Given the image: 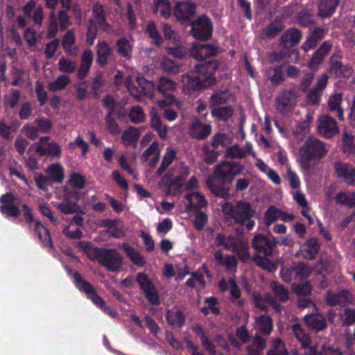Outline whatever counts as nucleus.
I'll list each match as a JSON object with an SVG mask.
<instances>
[{
  "mask_svg": "<svg viewBox=\"0 0 355 355\" xmlns=\"http://www.w3.org/2000/svg\"><path fill=\"white\" fill-rule=\"evenodd\" d=\"M245 165L240 162L224 160L215 165L211 176L206 180V187L216 196L223 199L230 197V189L225 184L232 183L235 177L242 175Z\"/></svg>",
  "mask_w": 355,
  "mask_h": 355,
  "instance_id": "f257e3e1",
  "label": "nucleus"
},
{
  "mask_svg": "<svg viewBox=\"0 0 355 355\" xmlns=\"http://www.w3.org/2000/svg\"><path fill=\"white\" fill-rule=\"evenodd\" d=\"M218 65L213 61L196 64L194 71L182 76V89L185 94L193 95L216 83L214 75Z\"/></svg>",
  "mask_w": 355,
  "mask_h": 355,
  "instance_id": "f03ea898",
  "label": "nucleus"
},
{
  "mask_svg": "<svg viewBox=\"0 0 355 355\" xmlns=\"http://www.w3.org/2000/svg\"><path fill=\"white\" fill-rule=\"evenodd\" d=\"M76 247L91 261H97L109 271L118 272L123 265V257L116 249L94 247L90 241H80Z\"/></svg>",
  "mask_w": 355,
  "mask_h": 355,
  "instance_id": "7ed1b4c3",
  "label": "nucleus"
},
{
  "mask_svg": "<svg viewBox=\"0 0 355 355\" xmlns=\"http://www.w3.org/2000/svg\"><path fill=\"white\" fill-rule=\"evenodd\" d=\"M326 144L320 139L309 136L299 148V163L304 170L317 166L326 156Z\"/></svg>",
  "mask_w": 355,
  "mask_h": 355,
  "instance_id": "20e7f679",
  "label": "nucleus"
},
{
  "mask_svg": "<svg viewBox=\"0 0 355 355\" xmlns=\"http://www.w3.org/2000/svg\"><path fill=\"white\" fill-rule=\"evenodd\" d=\"M189 34L197 41L209 40L214 33V26L211 19L205 14L198 15L189 22Z\"/></svg>",
  "mask_w": 355,
  "mask_h": 355,
  "instance_id": "39448f33",
  "label": "nucleus"
},
{
  "mask_svg": "<svg viewBox=\"0 0 355 355\" xmlns=\"http://www.w3.org/2000/svg\"><path fill=\"white\" fill-rule=\"evenodd\" d=\"M93 60V51L91 49L85 50L81 55L80 64L76 74L78 79L83 80L78 84L76 87V98L78 100L82 101L87 96V87H81L80 85H86V82L84 80L90 71Z\"/></svg>",
  "mask_w": 355,
  "mask_h": 355,
  "instance_id": "423d86ee",
  "label": "nucleus"
},
{
  "mask_svg": "<svg viewBox=\"0 0 355 355\" xmlns=\"http://www.w3.org/2000/svg\"><path fill=\"white\" fill-rule=\"evenodd\" d=\"M73 282L79 291L85 293L87 297L101 310L110 313V308L106 306L105 300L97 295L94 286L86 280H84L80 272L76 271L73 273Z\"/></svg>",
  "mask_w": 355,
  "mask_h": 355,
  "instance_id": "0eeeda50",
  "label": "nucleus"
},
{
  "mask_svg": "<svg viewBox=\"0 0 355 355\" xmlns=\"http://www.w3.org/2000/svg\"><path fill=\"white\" fill-rule=\"evenodd\" d=\"M227 205L230 206V211L227 214L230 215L236 223L241 225L252 218L256 213L255 209L246 201L239 200L234 207L230 203Z\"/></svg>",
  "mask_w": 355,
  "mask_h": 355,
  "instance_id": "6e6552de",
  "label": "nucleus"
},
{
  "mask_svg": "<svg viewBox=\"0 0 355 355\" xmlns=\"http://www.w3.org/2000/svg\"><path fill=\"white\" fill-rule=\"evenodd\" d=\"M136 282L150 304L155 306L161 304L159 292L153 282L146 273H137L136 276Z\"/></svg>",
  "mask_w": 355,
  "mask_h": 355,
  "instance_id": "1a4fd4ad",
  "label": "nucleus"
},
{
  "mask_svg": "<svg viewBox=\"0 0 355 355\" xmlns=\"http://www.w3.org/2000/svg\"><path fill=\"white\" fill-rule=\"evenodd\" d=\"M21 200L11 192H7L0 196V212L7 218H17L21 214V210L15 203Z\"/></svg>",
  "mask_w": 355,
  "mask_h": 355,
  "instance_id": "9d476101",
  "label": "nucleus"
},
{
  "mask_svg": "<svg viewBox=\"0 0 355 355\" xmlns=\"http://www.w3.org/2000/svg\"><path fill=\"white\" fill-rule=\"evenodd\" d=\"M340 53L332 54L329 58V72L336 78H349L353 73V67L349 64H344L340 59Z\"/></svg>",
  "mask_w": 355,
  "mask_h": 355,
  "instance_id": "9b49d317",
  "label": "nucleus"
},
{
  "mask_svg": "<svg viewBox=\"0 0 355 355\" xmlns=\"http://www.w3.org/2000/svg\"><path fill=\"white\" fill-rule=\"evenodd\" d=\"M196 12V5L191 1H178L173 9V15L176 19L184 24H189L193 19Z\"/></svg>",
  "mask_w": 355,
  "mask_h": 355,
  "instance_id": "f8f14e48",
  "label": "nucleus"
},
{
  "mask_svg": "<svg viewBox=\"0 0 355 355\" xmlns=\"http://www.w3.org/2000/svg\"><path fill=\"white\" fill-rule=\"evenodd\" d=\"M295 98L296 94L294 89L282 91L275 99L277 112L284 116L291 112L295 104Z\"/></svg>",
  "mask_w": 355,
  "mask_h": 355,
  "instance_id": "ddd939ff",
  "label": "nucleus"
},
{
  "mask_svg": "<svg viewBox=\"0 0 355 355\" xmlns=\"http://www.w3.org/2000/svg\"><path fill=\"white\" fill-rule=\"evenodd\" d=\"M219 47L211 44L193 42L189 51L190 55L198 60H204L216 56Z\"/></svg>",
  "mask_w": 355,
  "mask_h": 355,
  "instance_id": "4468645a",
  "label": "nucleus"
},
{
  "mask_svg": "<svg viewBox=\"0 0 355 355\" xmlns=\"http://www.w3.org/2000/svg\"><path fill=\"white\" fill-rule=\"evenodd\" d=\"M332 40H329L324 41L313 52L311 58L308 61V67L313 71H318L326 56L332 49Z\"/></svg>",
  "mask_w": 355,
  "mask_h": 355,
  "instance_id": "2eb2a0df",
  "label": "nucleus"
},
{
  "mask_svg": "<svg viewBox=\"0 0 355 355\" xmlns=\"http://www.w3.org/2000/svg\"><path fill=\"white\" fill-rule=\"evenodd\" d=\"M211 125L203 123L199 118L194 117L189 126V136L197 140H205L211 132Z\"/></svg>",
  "mask_w": 355,
  "mask_h": 355,
  "instance_id": "dca6fc26",
  "label": "nucleus"
},
{
  "mask_svg": "<svg viewBox=\"0 0 355 355\" xmlns=\"http://www.w3.org/2000/svg\"><path fill=\"white\" fill-rule=\"evenodd\" d=\"M354 297L346 289H343L338 292H328L325 296V302L329 306L339 305L345 306L352 304Z\"/></svg>",
  "mask_w": 355,
  "mask_h": 355,
  "instance_id": "f3484780",
  "label": "nucleus"
},
{
  "mask_svg": "<svg viewBox=\"0 0 355 355\" xmlns=\"http://www.w3.org/2000/svg\"><path fill=\"white\" fill-rule=\"evenodd\" d=\"M318 130L324 137L331 138L338 132L337 122L332 116L324 115L320 119Z\"/></svg>",
  "mask_w": 355,
  "mask_h": 355,
  "instance_id": "a211bd4d",
  "label": "nucleus"
},
{
  "mask_svg": "<svg viewBox=\"0 0 355 355\" xmlns=\"http://www.w3.org/2000/svg\"><path fill=\"white\" fill-rule=\"evenodd\" d=\"M335 171L338 178L349 186L355 187V168L347 163L337 162L335 164Z\"/></svg>",
  "mask_w": 355,
  "mask_h": 355,
  "instance_id": "6ab92c4d",
  "label": "nucleus"
},
{
  "mask_svg": "<svg viewBox=\"0 0 355 355\" xmlns=\"http://www.w3.org/2000/svg\"><path fill=\"white\" fill-rule=\"evenodd\" d=\"M189 169L187 166L183 168V172L182 174L176 175L173 179H171V176L168 173L165 174L162 178V182H164V184L168 191H171L172 187L175 186L173 191V194L175 195L177 193L180 191L183 186L184 181L189 175Z\"/></svg>",
  "mask_w": 355,
  "mask_h": 355,
  "instance_id": "aec40b11",
  "label": "nucleus"
},
{
  "mask_svg": "<svg viewBox=\"0 0 355 355\" xmlns=\"http://www.w3.org/2000/svg\"><path fill=\"white\" fill-rule=\"evenodd\" d=\"M325 31L321 27H314L311 30L302 45V49L305 52L316 47L318 44L324 37Z\"/></svg>",
  "mask_w": 355,
  "mask_h": 355,
  "instance_id": "412c9836",
  "label": "nucleus"
},
{
  "mask_svg": "<svg viewBox=\"0 0 355 355\" xmlns=\"http://www.w3.org/2000/svg\"><path fill=\"white\" fill-rule=\"evenodd\" d=\"M284 67V64L268 67L263 71V76L272 85H280L286 80Z\"/></svg>",
  "mask_w": 355,
  "mask_h": 355,
  "instance_id": "4be33fe9",
  "label": "nucleus"
},
{
  "mask_svg": "<svg viewBox=\"0 0 355 355\" xmlns=\"http://www.w3.org/2000/svg\"><path fill=\"white\" fill-rule=\"evenodd\" d=\"M270 239L263 234H257L252 240V248L265 257L272 255Z\"/></svg>",
  "mask_w": 355,
  "mask_h": 355,
  "instance_id": "5701e85b",
  "label": "nucleus"
},
{
  "mask_svg": "<svg viewBox=\"0 0 355 355\" xmlns=\"http://www.w3.org/2000/svg\"><path fill=\"white\" fill-rule=\"evenodd\" d=\"M34 231L44 247L49 248L51 250H55L49 230L40 220H35Z\"/></svg>",
  "mask_w": 355,
  "mask_h": 355,
  "instance_id": "b1692460",
  "label": "nucleus"
},
{
  "mask_svg": "<svg viewBox=\"0 0 355 355\" xmlns=\"http://www.w3.org/2000/svg\"><path fill=\"white\" fill-rule=\"evenodd\" d=\"M320 248V243L316 237H311L306 240L301 249L302 255L304 259L313 260L315 259Z\"/></svg>",
  "mask_w": 355,
  "mask_h": 355,
  "instance_id": "393cba45",
  "label": "nucleus"
},
{
  "mask_svg": "<svg viewBox=\"0 0 355 355\" xmlns=\"http://www.w3.org/2000/svg\"><path fill=\"white\" fill-rule=\"evenodd\" d=\"M166 320L169 326L182 328L186 323V317L183 311L177 306L167 309L165 315Z\"/></svg>",
  "mask_w": 355,
  "mask_h": 355,
  "instance_id": "a878e982",
  "label": "nucleus"
},
{
  "mask_svg": "<svg viewBox=\"0 0 355 355\" xmlns=\"http://www.w3.org/2000/svg\"><path fill=\"white\" fill-rule=\"evenodd\" d=\"M113 55V49L106 41L98 42L96 44V63L101 67L108 64L109 58Z\"/></svg>",
  "mask_w": 355,
  "mask_h": 355,
  "instance_id": "bb28decb",
  "label": "nucleus"
},
{
  "mask_svg": "<svg viewBox=\"0 0 355 355\" xmlns=\"http://www.w3.org/2000/svg\"><path fill=\"white\" fill-rule=\"evenodd\" d=\"M302 37V33L297 28H289L283 33L279 39V45L284 48L297 45Z\"/></svg>",
  "mask_w": 355,
  "mask_h": 355,
  "instance_id": "cd10ccee",
  "label": "nucleus"
},
{
  "mask_svg": "<svg viewBox=\"0 0 355 355\" xmlns=\"http://www.w3.org/2000/svg\"><path fill=\"white\" fill-rule=\"evenodd\" d=\"M214 258L218 266H225L227 271H236L238 261L232 255L225 256L220 250H217L214 253Z\"/></svg>",
  "mask_w": 355,
  "mask_h": 355,
  "instance_id": "c85d7f7f",
  "label": "nucleus"
},
{
  "mask_svg": "<svg viewBox=\"0 0 355 355\" xmlns=\"http://www.w3.org/2000/svg\"><path fill=\"white\" fill-rule=\"evenodd\" d=\"M340 0H318V15L322 18H329L336 12Z\"/></svg>",
  "mask_w": 355,
  "mask_h": 355,
  "instance_id": "c756f323",
  "label": "nucleus"
},
{
  "mask_svg": "<svg viewBox=\"0 0 355 355\" xmlns=\"http://www.w3.org/2000/svg\"><path fill=\"white\" fill-rule=\"evenodd\" d=\"M35 151L41 157L49 155L53 157H60L62 153L61 148L56 142L47 143L46 148L42 146L40 142L36 143Z\"/></svg>",
  "mask_w": 355,
  "mask_h": 355,
  "instance_id": "7c9ffc66",
  "label": "nucleus"
},
{
  "mask_svg": "<svg viewBox=\"0 0 355 355\" xmlns=\"http://www.w3.org/2000/svg\"><path fill=\"white\" fill-rule=\"evenodd\" d=\"M305 324L315 331H321L327 328V322L322 315H306L304 318Z\"/></svg>",
  "mask_w": 355,
  "mask_h": 355,
  "instance_id": "2f4dec72",
  "label": "nucleus"
},
{
  "mask_svg": "<svg viewBox=\"0 0 355 355\" xmlns=\"http://www.w3.org/2000/svg\"><path fill=\"white\" fill-rule=\"evenodd\" d=\"M343 101L341 93L331 95L328 100V107L331 112H336V116L340 121L344 120V110L340 105Z\"/></svg>",
  "mask_w": 355,
  "mask_h": 355,
  "instance_id": "473e14b6",
  "label": "nucleus"
},
{
  "mask_svg": "<svg viewBox=\"0 0 355 355\" xmlns=\"http://www.w3.org/2000/svg\"><path fill=\"white\" fill-rule=\"evenodd\" d=\"M121 250H123L127 257L130 261L139 266L143 267L146 263L144 257L139 254L133 247L130 246L128 243H124L121 246Z\"/></svg>",
  "mask_w": 355,
  "mask_h": 355,
  "instance_id": "72a5a7b5",
  "label": "nucleus"
},
{
  "mask_svg": "<svg viewBox=\"0 0 355 355\" xmlns=\"http://www.w3.org/2000/svg\"><path fill=\"white\" fill-rule=\"evenodd\" d=\"M140 137V132L137 128L129 126L125 129L121 136L122 143L125 146L135 147Z\"/></svg>",
  "mask_w": 355,
  "mask_h": 355,
  "instance_id": "f704fd0d",
  "label": "nucleus"
},
{
  "mask_svg": "<svg viewBox=\"0 0 355 355\" xmlns=\"http://www.w3.org/2000/svg\"><path fill=\"white\" fill-rule=\"evenodd\" d=\"M284 29L283 23L280 21L268 24L262 30L261 35L263 39H275Z\"/></svg>",
  "mask_w": 355,
  "mask_h": 355,
  "instance_id": "c9c22d12",
  "label": "nucleus"
},
{
  "mask_svg": "<svg viewBox=\"0 0 355 355\" xmlns=\"http://www.w3.org/2000/svg\"><path fill=\"white\" fill-rule=\"evenodd\" d=\"M232 248H231V250L238 255L241 261L245 262L250 259V254L248 243L244 242L242 240L232 241Z\"/></svg>",
  "mask_w": 355,
  "mask_h": 355,
  "instance_id": "e433bc0d",
  "label": "nucleus"
},
{
  "mask_svg": "<svg viewBox=\"0 0 355 355\" xmlns=\"http://www.w3.org/2000/svg\"><path fill=\"white\" fill-rule=\"evenodd\" d=\"M46 173L48 178L53 182L60 184L64 180V169L60 163L51 164L46 170Z\"/></svg>",
  "mask_w": 355,
  "mask_h": 355,
  "instance_id": "4c0bfd02",
  "label": "nucleus"
},
{
  "mask_svg": "<svg viewBox=\"0 0 355 355\" xmlns=\"http://www.w3.org/2000/svg\"><path fill=\"white\" fill-rule=\"evenodd\" d=\"M211 116L218 121L227 122L234 114V109L231 105L214 107L211 110Z\"/></svg>",
  "mask_w": 355,
  "mask_h": 355,
  "instance_id": "58836bf2",
  "label": "nucleus"
},
{
  "mask_svg": "<svg viewBox=\"0 0 355 355\" xmlns=\"http://www.w3.org/2000/svg\"><path fill=\"white\" fill-rule=\"evenodd\" d=\"M297 24L303 27H307L316 22V15L314 11L309 9H302L297 15Z\"/></svg>",
  "mask_w": 355,
  "mask_h": 355,
  "instance_id": "ea45409f",
  "label": "nucleus"
},
{
  "mask_svg": "<svg viewBox=\"0 0 355 355\" xmlns=\"http://www.w3.org/2000/svg\"><path fill=\"white\" fill-rule=\"evenodd\" d=\"M313 119V116L308 113L306 114L305 119L297 124L295 128L293 131V133L296 138L302 139L305 137L309 131L310 124Z\"/></svg>",
  "mask_w": 355,
  "mask_h": 355,
  "instance_id": "a19ab883",
  "label": "nucleus"
},
{
  "mask_svg": "<svg viewBox=\"0 0 355 355\" xmlns=\"http://www.w3.org/2000/svg\"><path fill=\"white\" fill-rule=\"evenodd\" d=\"M153 12L168 19L171 14V5L168 0H153Z\"/></svg>",
  "mask_w": 355,
  "mask_h": 355,
  "instance_id": "79ce46f5",
  "label": "nucleus"
},
{
  "mask_svg": "<svg viewBox=\"0 0 355 355\" xmlns=\"http://www.w3.org/2000/svg\"><path fill=\"white\" fill-rule=\"evenodd\" d=\"M117 53L122 57L130 60L132 54V46L130 41L125 37L116 40Z\"/></svg>",
  "mask_w": 355,
  "mask_h": 355,
  "instance_id": "37998d69",
  "label": "nucleus"
},
{
  "mask_svg": "<svg viewBox=\"0 0 355 355\" xmlns=\"http://www.w3.org/2000/svg\"><path fill=\"white\" fill-rule=\"evenodd\" d=\"M137 83L141 88L143 93L149 97H152L156 90V84L152 81L147 80L144 76H137Z\"/></svg>",
  "mask_w": 355,
  "mask_h": 355,
  "instance_id": "c03bdc74",
  "label": "nucleus"
},
{
  "mask_svg": "<svg viewBox=\"0 0 355 355\" xmlns=\"http://www.w3.org/2000/svg\"><path fill=\"white\" fill-rule=\"evenodd\" d=\"M292 331L296 339L301 343L303 349L309 347L311 340L309 336L304 332L302 326L299 323H294L292 325Z\"/></svg>",
  "mask_w": 355,
  "mask_h": 355,
  "instance_id": "a18cd8bd",
  "label": "nucleus"
},
{
  "mask_svg": "<svg viewBox=\"0 0 355 355\" xmlns=\"http://www.w3.org/2000/svg\"><path fill=\"white\" fill-rule=\"evenodd\" d=\"M229 290L232 297V301L239 306H243L244 304V300L241 299V291L234 278L228 279Z\"/></svg>",
  "mask_w": 355,
  "mask_h": 355,
  "instance_id": "49530a36",
  "label": "nucleus"
},
{
  "mask_svg": "<svg viewBox=\"0 0 355 355\" xmlns=\"http://www.w3.org/2000/svg\"><path fill=\"white\" fill-rule=\"evenodd\" d=\"M256 323L262 334L269 335L271 333L273 327L271 317L261 314L256 318Z\"/></svg>",
  "mask_w": 355,
  "mask_h": 355,
  "instance_id": "de8ad7c7",
  "label": "nucleus"
},
{
  "mask_svg": "<svg viewBox=\"0 0 355 355\" xmlns=\"http://www.w3.org/2000/svg\"><path fill=\"white\" fill-rule=\"evenodd\" d=\"M175 89V83L164 76L160 77L156 85V90L163 96H167L168 92L173 91Z\"/></svg>",
  "mask_w": 355,
  "mask_h": 355,
  "instance_id": "09e8293b",
  "label": "nucleus"
},
{
  "mask_svg": "<svg viewBox=\"0 0 355 355\" xmlns=\"http://www.w3.org/2000/svg\"><path fill=\"white\" fill-rule=\"evenodd\" d=\"M70 83L71 79L69 76L64 74L59 75L54 81L49 83L48 89L51 92H56L64 89Z\"/></svg>",
  "mask_w": 355,
  "mask_h": 355,
  "instance_id": "8fccbe9b",
  "label": "nucleus"
},
{
  "mask_svg": "<svg viewBox=\"0 0 355 355\" xmlns=\"http://www.w3.org/2000/svg\"><path fill=\"white\" fill-rule=\"evenodd\" d=\"M252 260L257 266L268 272H274L277 269V266L273 261L258 254L253 255Z\"/></svg>",
  "mask_w": 355,
  "mask_h": 355,
  "instance_id": "3c124183",
  "label": "nucleus"
},
{
  "mask_svg": "<svg viewBox=\"0 0 355 355\" xmlns=\"http://www.w3.org/2000/svg\"><path fill=\"white\" fill-rule=\"evenodd\" d=\"M103 106L106 108V114L105 118L114 117L116 109L119 107V104L115 101L113 96L111 95H106L102 99Z\"/></svg>",
  "mask_w": 355,
  "mask_h": 355,
  "instance_id": "603ef678",
  "label": "nucleus"
},
{
  "mask_svg": "<svg viewBox=\"0 0 355 355\" xmlns=\"http://www.w3.org/2000/svg\"><path fill=\"white\" fill-rule=\"evenodd\" d=\"M335 202L336 204L346 206L349 208L354 207L355 206V194H347L343 191L338 192L335 196Z\"/></svg>",
  "mask_w": 355,
  "mask_h": 355,
  "instance_id": "864d4df0",
  "label": "nucleus"
},
{
  "mask_svg": "<svg viewBox=\"0 0 355 355\" xmlns=\"http://www.w3.org/2000/svg\"><path fill=\"white\" fill-rule=\"evenodd\" d=\"M146 33L148 37L152 40L153 43L158 46L163 44V39L157 31L156 25L153 21L148 22L146 26Z\"/></svg>",
  "mask_w": 355,
  "mask_h": 355,
  "instance_id": "5fc2aeb1",
  "label": "nucleus"
},
{
  "mask_svg": "<svg viewBox=\"0 0 355 355\" xmlns=\"http://www.w3.org/2000/svg\"><path fill=\"white\" fill-rule=\"evenodd\" d=\"M229 96L224 91H216L212 93L209 98L210 107H219L225 104L228 101Z\"/></svg>",
  "mask_w": 355,
  "mask_h": 355,
  "instance_id": "6e6d98bb",
  "label": "nucleus"
},
{
  "mask_svg": "<svg viewBox=\"0 0 355 355\" xmlns=\"http://www.w3.org/2000/svg\"><path fill=\"white\" fill-rule=\"evenodd\" d=\"M58 67L59 71L64 73L71 74L77 68V62L75 60H68L64 57H62L58 61Z\"/></svg>",
  "mask_w": 355,
  "mask_h": 355,
  "instance_id": "4d7b16f0",
  "label": "nucleus"
},
{
  "mask_svg": "<svg viewBox=\"0 0 355 355\" xmlns=\"http://www.w3.org/2000/svg\"><path fill=\"white\" fill-rule=\"evenodd\" d=\"M280 209L275 206H269L264 213L263 223L268 227L279 218Z\"/></svg>",
  "mask_w": 355,
  "mask_h": 355,
  "instance_id": "13d9d810",
  "label": "nucleus"
},
{
  "mask_svg": "<svg viewBox=\"0 0 355 355\" xmlns=\"http://www.w3.org/2000/svg\"><path fill=\"white\" fill-rule=\"evenodd\" d=\"M58 209L64 214H73L81 212V208L76 202L64 201L58 205Z\"/></svg>",
  "mask_w": 355,
  "mask_h": 355,
  "instance_id": "bf43d9fd",
  "label": "nucleus"
},
{
  "mask_svg": "<svg viewBox=\"0 0 355 355\" xmlns=\"http://www.w3.org/2000/svg\"><path fill=\"white\" fill-rule=\"evenodd\" d=\"M129 119L132 123L138 124L146 120V115L144 110L140 105L133 106L129 112Z\"/></svg>",
  "mask_w": 355,
  "mask_h": 355,
  "instance_id": "052dcab7",
  "label": "nucleus"
},
{
  "mask_svg": "<svg viewBox=\"0 0 355 355\" xmlns=\"http://www.w3.org/2000/svg\"><path fill=\"white\" fill-rule=\"evenodd\" d=\"M292 289L297 296H309L311 295L312 286L309 282L293 284Z\"/></svg>",
  "mask_w": 355,
  "mask_h": 355,
  "instance_id": "680f3d73",
  "label": "nucleus"
},
{
  "mask_svg": "<svg viewBox=\"0 0 355 355\" xmlns=\"http://www.w3.org/2000/svg\"><path fill=\"white\" fill-rule=\"evenodd\" d=\"M68 182L72 188L80 190L85 188L86 180L81 173L73 172L70 175Z\"/></svg>",
  "mask_w": 355,
  "mask_h": 355,
  "instance_id": "e2e57ef3",
  "label": "nucleus"
},
{
  "mask_svg": "<svg viewBox=\"0 0 355 355\" xmlns=\"http://www.w3.org/2000/svg\"><path fill=\"white\" fill-rule=\"evenodd\" d=\"M246 154V152L241 148L238 144H234L226 149L225 157L229 159H242L245 157Z\"/></svg>",
  "mask_w": 355,
  "mask_h": 355,
  "instance_id": "0e129e2a",
  "label": "nucleus"
},
{
  "mask_svg": "<svg viewBox=\"0 0 355 355\" xmlns=\"http://www.w3.org/2000/svg\"><path fill=\"white\" fill-rule=\"evenodd\" d=\"M293 270L295 275L301 279H306L312 272L311 268L304 262H299L293 266Z\"/></svg>",
  "mask_w": 355,
  "mask_h": 355,
  "instance_id": "69168bd1",
  "label": "nucleus"
},
{
  "mask_svg": "<svg viewBox=\"0 0 355 355\" xmlns=\"http://www.w3.org/2000/svg\"><path fill=\"white\" fill-rule=\"evenodd\" d=\"M161 67L168 73L177 74L180 72V66L170 58H164L161 62Z\"/></svg>",
  "mask_w": 355,
  "mask_h": 355,
  "instance_id": "338daca9",
  "label": "nucleus"
},
{
  "mask_svg": "<svg viewBox=\"0 0 355 355\" xmlns=\"http://www.w3.org/2000/svg\"><path fill=\"white\" fill-rule=\"evenodd\" d=\"M203 160L207 164H212L218 160L219 153L215 149L211 150L207 144L202 146Z\"/></svg>",
  "mask_w": 355,
  "mask_h": 355,
  "instance_id": "774afa93",
  "label": "nucleus"
}]
</instances>
